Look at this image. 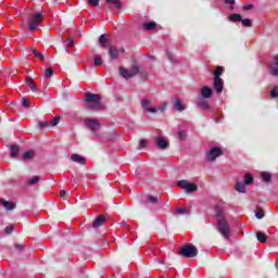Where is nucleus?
<instances>
[{
    "label": "nucleus",
    "mask_w": 278,
    "mask_h": 278,
    "mask_svg": "<svg viewBox=\"0 0 278 278\" xmlns=\"http://www.w3.org/2000/svg\"><path fill=\"white\" fill-rule=\"evenodd\" d=\"M154 142L157 149H161V151L168 149V140H166V138L164 137H160V136L155 137Z\"/></svg>",
    "instance_id": "1a4fd4ad"
},
{
    "label": "nucleus",
    "mask_w": 278,
    "mask_h": 278,
    "mask_svg": "<svg viewBox=\"0 0 278 278\" xmlns=\"http://www.w3.org/2000/svg\"><path fill=\"white\" fill-rule=\"evenodd\" d=\"M225 154V150L223 148L213 147L210 151L206 152V161L214 162L216 157H220V155Z\"/></svg>",
    "instance_id": "39448f33"
},
{
    "label": "nucleus",
    "mask_w": 278,
    "mask_h": 278,
    "mask_svg": "<svg viewBox=\"0 0 278 278\" xmlns=\"http://www.w3.org/2000/svg\"><path fill=\"white\" fill-rule=\"evenodd\" d=\"M35 155L36 153L33 150H28L23 153L22 160H24V162H27V160H34Z\"/></svg>",
    "instance_id": "aec40b11"
},
{
    "label": "nucleus",
    "mask_w": 278,
    "mask_h": 278,
    "mask_svg": "<svg viewBox=\"0 0 278 278\" xmlns=\"http://www.w3.org/2000/svg\"><path fill=\"white\" fill-rule=\"evenodd\" d=\"M65 42V47H70V49H73L75 47V40L73 39V37L67 38Z\"/></svg>",
    "instance_id": "2f4dec72"
},
{
    "label": "nucleus",
    "mask_w": 278,
    "mask_h": 278,
    "mask_svg": "<svg viewBox=\"0 0 278 278\" xmlns=\"http://www.w3.org/2000/svg\"><path fill=\"white\" fill-rule=\"evenodd\" d=\"M270 97L273 99H277V97H278V87L277 86H275L274 89L271 90Z\"/></svg>",
    "instance_id": "4c0bfd02"
},
{
    "label": "nucleus",
    "mask_w": 278,
    "mask_h": 278,
    "mask_svg": "<svg viewBox=\"0 0 278 278\" xmlns=\"http://www.w3.org/2000/svg\"><path fill=\"white\" fill-rule=\"evenodd\" d=\"M72 162H76V164H80L84 166L86 164V157L79 155V154H72L71 155Z\"/></svg>",
    "instance_id": "4468645a"
},
{
    "label": "nucleus",
    "mask_w": 278,
    "mask_h": 278,
    "mask_svg": "<svg viewBox=\"0 0 278 278\" xmlns=\"http://www.w3.org/2000/svg\"><path fill=\"white\" fill-rule=\"evenodd\" d=\"M101 64H103V59L99 55L94 56V66H101Z\"/></svg>",
    "instance_id": "e433bc0d"
},
{
    "label": "nucleus",
    "mask_w": 278,
    "mask_h": 278,
    "mask_svg": "<svg viewBox=\"0 0 278 278\" xmlns=\"http://www.w3.org/2000/svg\"><path fill=\"white\" fill-rule=\"evenodd\" d=\"M147 112H151L152 114H155V112H157V109L155 106H151V108H146Z\"/></svg>",
    "instance_id": "a18cd8bd"
},
{
    "label": "nucleus",
    "mask_w": 278,
    "mask_h": 278,
    "mask_svg": "<svg viewBox=\"0 0 278 278\" xmlns=\"http://www.w3.org/2000/svg\"><path fill=\"white\" fill-rule=\"evenodd\" d=\"M174 108L178 112H184L186 110V106H184V103H181V100L179 99L176 100Z\"/></svg>",
    "instance_id": "b1692460"
},
{
    "label": "nucleus",
    "mask_w": 278,
    "mask_h": 278,
    "mask_svg": "<svg viewBox=\"0 0 278 278\" xmlns=\"http://www.w3.org/2000/svg\"><path fill=\"white\" fill-rule=\"evenodd\" d=\"M225 3L228 5H233V3H236V0H225Z\"/></svg>",
    "instance_id": "5fc2aeb1"
},
{
    "label": "nucleus",
    "mask_w": 278,
    "mask_h": 278,
    "mask_svg": "<svg viewBox=\"0 0 278 278\" xmlns=\"http://www.w3.org/2000/svg\"><path fill=\"white\" fill-rule=\"evenodd\" d=\"M215 214L217 216V230L226 240H229L231 236V227L229 226V222L225 218V211L220 207V205L215 206Z\"/></svg>",
    "instance_id": "f257e3e1"
},
{
    "label": "nucleus",
    "mask_w": 278,
    "mask_h": 278,
    "mask_svg": "<svg viewBox=\"0 0 278 278\" xmlns=\"http://www.w3.org/2000/svg\"><path fill=\"white\" fill-rule=\"evenodd\" d=\"M121 53H125V48L118 50L115 46L109 47V55L112 60H118V55H121Z\"/></svg>",
    "instance_id": "9b49d317"
},
{
    "label": "nucleus",
    "mask_w": 278,
    "mask_h": 278,
    "mask_svg": "<svg viewBox=\"0 0 278 278\" xmlns=\"http://www.w3.org/2000/svg\"><path fill=\"white\" fill-rule=\"evenodd\" d=\"M244 11L253 10V4L243 5Z\"/></svg>",
    "instance_id": "864d4df0"
},
{
    "label": "nucleus",
    "mask_w": 278,
    "mask_h": 278,
    "mask_svg": "<svg viewBox=\"0 0 278 278\" xmlns=\"http://www.w3.org/2000/svg\"><path fill=\"white\" fill-rule=\"evenodd\" d=\"M167 58L173 62V55L170 53L166 52Z\"/></svg>",
    "instance_id": "4d7b16f0"
},
{
    "label": "nucleus",
    "mask_w": 278,
    "mask_h": 278,
    "mask_svg": "<svg viewBox=\"0 0 278 278\" xmlns=\"http://www.w3.org/2000/svg\"><path fill=\"white\" fill-rule=\"evenodd\" d=\"M276 268H277V270H278L277 264H276Z\"/></svg>",
    "instance_id": "052dcab7"
},
{
    "label": "nucleus",
    "mask_w": 278,
    "mask_h": 278,
    "mask_svg": "<svg viewBox=\"0 0 278 278\" xmlns=\"http://www.w3.org/2000/svg\"><path fill=\"white\" fill-rule=\"evenodd\" d=\"M254 179L251 174H245L244 175V185L245 186H251L253 184Z\"/></svg>",
    "instance_id": "cd10ccee"
},
{
    "label": "nucleus",
    "mask_w": 278,
    "mask_h": 278,
    "mask_svg": "<svg viewBox=\"0 0 278 278\" xmlns=\"http://www.w3.org/2000/svg\"><path fill=\"white\" fill-rule=\"evenodd\" d=\"M51 125L49 122H39V127H49Z\"/></svg>",
    "instance_id": "8fccbe9b"
},
{
    "label": "nucleus",
    "mask_w": 278,
    "mask_h": 278,
    "mask_svg": "<svg viewBox=\"0 0 278 278\" xmlns=\"http://www.w3.org/2000/svg\"><path fill=\"white\" fill-rule=\"evenodd\" d=\"M15 249H16L17 251H23V249H25V245L15 243Z\"/></svg>",
    "instance_id": "3c124183"
},
{
    "label": "nucleus",
    "mask_w": 278,
    "mask_h": 278,
    "mask_svg": "<svg viewBox=\"0 0 278 278\" xmlns=\"http://www.w3.org/2000/svg\"><path fill=\"white\" fill-rule=\"evenodd\" d=\"M85 125L92 131V134L97 135V131L101 128V124L98 122V119L87 118L85 119Z\"/></svg>",
    "instance_id": "6e6552de"
},
{
    "label": "nucleus",
    "mask_w": 278,
    "mask_h": 278,
    "mask_svg": "<svg viewBox=\"0 0 278 278\" xmlns=\"http://www.w3.org/2000/svg\"><path fill=\"white\" fill-rule=\"evenodd\" d=\"M40 181V176H33L31 178L27 179L28 186H34Z\"/></svg>",
    "instance_id": "c85d7f7f"
},
{
    "label": "nucleus",
    "mask_w": 278,
    "mask_h": 278,
    "mask_svg": "<svg viewBox=\"0 0 278 278\" xmlns=\"http://www.w3.org/2000/svg\"><path fill=\"white\" fill-rule=\"evenodd\" d=\"M0 203L8 211L16 210V202H10V201H8L5 199H2V200H0Z\"/></svg>",
    "instance_id": "ddd939ff"
},
{
    "label": "nucleus",
    "mask_w": 278,
    "mask_h": 278,
    "mask_svg": "<svg viewBox=\"0 0 278 278\" xmlns=\"http://www.w3.org/2000/svg\"><path fill=\"white\" fill-rule=\"evenodd\" d=\"M247 185L242 181H237L236 186H235V190H237V192L243 193L247 192Z\"/></svg>",
    "instance_id": "412c9836"
},
{
    "label": "nucleus",
    "mask_w": 278,
    "mask_h": 278,
    "mask_svg": "<svg viewBox=\"0 0 278 278\" xmlns=\"http://www.w3.org/2000/svg\"><path fill=\"white\" fill-rule=\"evenodd\" d=\"M242 25H244V27H251V20L250 18H244L241 20Z\"/></svg>",
    "instance_id": "a19ab883"
},
{
    "label": "nucleus",
    "mask_w": 278,
    "mask_h": 278,
    "mask_svg": "<svg viewBox=\"0 0 278 278\" xmlns=\"http://www.w3.org/2000/svg\"><path fill=\"white\" fill-rule=\"evenodd\" d=\"M21 148L18 146L11 147V157H18V151Z\"/></svg>",
    "instance_id": "bb28decb"
},
{
    "label": "nucleus",
    "mask_w": 278,
    "mask_h": 278,
    "mask_svg": "<svg viewBox=\"0 0 278 278\" xmlns=\"http://www.w3.org/2000/svg\"><path fill=\"white\" fill-rule=\"evenodd\" d=\"M12 231H14V226H7L5 227V232L7 233H12Z\"/></svg>",
    "instance_id": "09e8293b"
},
{
    "label": "nucleus",
    "mask_w": 278,
    "mask_h": 278,
    "mask_svg": "<svg viewBox=\"0 0 278 278\" xmlns=\"http://www.w3.org/2000/svg\"><path fill=\"white\" fill-rule=\"evenodd\" d=\"M274 64L269 65V74L274 77H278V54L273 58Z\"/></svg>",
    "instance_id": "f8f14e48"
},
{
    "label": "nucleus",
    "mask_w": 278,
    "mask_h": 278,
    "mask_svg": "<svg viewBox=\"0 0 278 278\" xmlns=\"http://www.w3.org/2000/svg\"><path fill=\"white\" fill-rule=\"evenodd\" d=\"M99 42L103 49H108V37H105V35L100 36Z\"/></svg>",
    "instance_id": "a878e982"
},
{
    "label": "nucleus",
    "mask_w": 278,
    "mask_h": 278,
    "mask_svg": "<svg viewBox=\"0 0 278 278\" xmlns=\"http://www.w3.org/2000/svg\"><path fill=\"white\" fill-rule=\"evenodd\" d=\"M138 73H140V68L138 66H132L130 70L119 67V75L124 77V79H131V77H136Z\"/></svg>",
    "instance_id": "423d86ee"
},
{
    "label": "nucleus",
    "mask_w": 278,
    "mask_h": 278,
    "mask_svg": "<svg viewBox=\"0 0 278 278\" xmlns=\"http://www.w3.org/2000/svg\"><path fill=\"white\" fill-rule=\"evenodd\" d=\"M178 253L182 257H197V255H199V250L192 244H185L180 248Z\"/></svg>",
    "instance_id": "20e7f679"
},
{
    "label": "nucleus",
    "mask_w": 278,
    "mask_h": 278,
    "mask_svg": "<svg viewBox=\"0 0 278 278\" xmlns=\"http://www.w3.org/2000/svg\"><path fill=\"white\" fill-rule=\"evenodd\" d=\"M88 3H89V5L97 8V5H99V0H88Z\"/></svg>",
    "instance_id": "37998d69"
},
{
    "label": "nucleus",
    "mask_w": 278,
    "mask_h": 278,
    "mask_svg": "<svg viewBox=\"0 0 278 278\" xmlns=\"http://www.w3.org/2000/svg\"><path fill=\"white\" fill-rule=\"evenodd\" d=\"M26 85L28 88H30L31 92H37L38 91V86H36V83L34 81V78L27 76L26 77Z\"/></svg>",
    "instance_id": "2eb2a0df"
},
{
    "label": "nucleus",
    "mask_w": 278,
    "mask_h": 278,
    "mask_svg": "<svg viewBox=\"0 0 278 278\" xmlns=\"http://www.w3.org/2000/svg\"><path fill=\"white\" fill-rule=\"evenodd\" d=\"M106 3L114 5L115 8H121V0H106Z\"/></svg>",
    "instance_id": "473e14b6"
},
{
    "label": "nucleus",
    "mask_w": 278,
    "mask_h": 278,
    "mask_svg": "<svg viewBox=\"0 0 278 278\" xmlns=\"http://www.w3.org/2000/svg\"><path fill=\"white\" fill-rule=\"evenodd\" d=\"M168 103L167 102H163L161 106H159V111L160 112H164V110H166Z\"/></svg>",
    "instance_id": "c03bdc74"
},
{
    "label": "nucleus",
    "mask_w": 278,
    "mask_h": 278,
    "mask_svg": "<svg viewBox=\"0 0 278 278\" xmlns=\"http://www.w3.org/2000/svg\"><path fill=\"white\" fill-rule=\"evenodd\" d=\"M33 54L36 56V58H39L41 60V62H45V55H42V53L38 52V50L34 49L33 50Z\"/></svg>",
    "instance_id": "c9c22d12"
},
{
    "label": "nucleus",
    "mask_w": 278,
    "mask_h": 278,
    "mask_svg": "<svg viewBox=\"0 0 278 278\" xmlns=\"http://www.w3.org/2000/svg\"><path fill=\"white\" fill-rule=\"evenodd\" d=\"M229 21L231 23H238V22L242 21V15H240L238 13L231 14V15H229Z\"/></svg>",
    "instance_id": "5701e85b"
},
{
    "label": "nucleus",
    "mask_w": 278,
    "mask_h": 278,
    "mask_svg": "<svg viewBox=\"0 0 278 278\" xmlns=\"http://www.w3.org/2000/svg\"><path fill=\"white\" fill-rule=\"evenodd\" d=\"M177 186L179 188H182V190H185V192H187L188 194H190L191 192H197L198 190L197 185L188 182V180H180L177 182Z\"/></svg>",
    "instance_id": "0eeeda50"
},
{
    "label": "nucleus",
    "mask_w": 278,
    "mask_h": 278,
    "mask_svg": "<svg viewBox=\"0 0 278 278\" xmlns=\"http://www.w3.org/2000/svg\"><path fill=\"white\" fill-rule=\"evenodd\" d=\"M256 238L258 242H262L263 244H266V240H268V237L264 232H256Z\"/></svg>",
    "instance_id": "393cba45"
},
{
    "label": "nucleus",
    "mask_w": 278,
    "mask_h": 278,
    "mask_svg": "<svg viewBox=\"0 0 278 278\" xmlns=\"http://www.w3.org/2000/svg\"><path fill=\"white\" fill-rule=\"evenodd\" d=\"M160 264H164V261L160 260Z\"/></svg>",
    "instance_id": "bf43d9fd"
},
{
    "label": "nucleus",
    "mask_w": 278,
    "mask_h": 278,
    "mask_svg": "<svg viewBox=\"0 0 278 278\" xmlns=\"http://www.w3.org/2000/svg\"><path fill=\"white\" fill-rule=\"evenodd\" d=\"M188 135L186 134V130H179L178 131V138L180 140H184Z\"/></svg>",
    "instance_id": "79ce46f5"
},
{
    "label": "nucleus",
    "mask_w": 278,
    "mask_h": 278,
    "mask_svg": "<svg viewBox=\"0 0 278 278\" xmlns=\"http://www.w3.org/2000/svg\"><path fill=\"white\" fill-rule=\"evenodd\" d=\"M147 144H149V141H147V139H141L139 141V149H144V147H147Z\"/></svg>",
    "instance_id": "ea45409f"
},
{
    "label": "nucleus",
    "mask_w": 278,
    "mask_h": 278,
    "mask_svg": "<svg viewBox=\"0 0 278 278\" xmlns=\"http://www.w3.org/2000/svg\"><path fill=\"white\" fill-rule=\"evenodd\" d=\"M213 86H214L215 92H217V94H222L223 89L225 88V81H223V78H214Z\"/></svg>",
    "instance_id": "9d476101"
},
{
    "label": "nucleus",
    "mask_w": 278,
    "mask_h": 278,
    "mask_svg": "<svg viewBox=\"0 0 278 278\" xmlns=\"http://www.w3.org/2000/svg\"><path fill=\"white\" fill-rule=\"evenodd\" d=\"M60 197H66V191L65 190H61Z\"/></svg>",
    "instance_id": "6e6d98bb"
},
{
    "label": "nucleus",
    "mask_w": 278,
    "mask_h": 278,
    "mask_svg": "<svg viewBox=\"0 0 278 278\" xmlns=\"http://www.w3.org/2000/svg\"><path fill=\"white\" fill-rule=\"evenodd\" d=\"M212 94H213V91L212 89H210V87L204 86L201 89V96L203 97V99H212Z\"/></svg>",
    "instance_id": "dca6fc26"
},
{
    "label": "nucleus",
    "mask_w": 278,
    "mask_h": 278,
    "mask_svg": "<svg viewBox=\"0 0 278 278\" xmlns=\"http://www.w3.org/2000/svg\"><path fill=\"white\" fill-rule=\"evenodd\" d=\"M149 103H151V100L146 99V100L141 101L142 108H146V109H147V105H149Z\"/></svg>",
    "instance_id": "de8ad7c7"
},
{
    "label": "nucleus",
    "mask_w": 278,
    "mask_h": 278,
    "mask_svg": "<svg viewBox=\"0 0 278 278\" xmlns=\"http://www.w3.org/2000/svg\"><path fill=\"white\" fill-rule=\"evenodd\" d=\"M148 203H151V205H155L157 204V201H160V199L157 197H153V195H149L147 198Z\"/></svg>",
    "instance_id": "7c9ffc66"
},
{
    "label": "nucleus",
    "mask_w": 278,
    "mask_h": 278,
    "mask_svg": "<svg viewBox=\"0 0 278 278\" xmlns=\"http://www.w3.org/2000/svg\"><path fill=\"white\" fill-rule=\"evenodd\" d=\"M22 105H23L24 108H29V101H28L26 98H24V99L22 100Z\"/></svg>",
    "instance_id": "49530a36"
},
{
    "label": "nucleus",
    "mask_w": 278,
    "mask_h": 278,
    "mask_svg": "<svg viewBox=\"0 0 278 278\" xmlns=\"http://www.w3.org/2000/svg\"><path fill=\"white\" fill-rule=\"evenodd\" d=\"M198 106L202 108V110H204L205 112H210L211 110L210 103H207V100L205 99H200L198 101Z\"/></svg>",
    "instance_id": "6ab92c4d"
},
{
    "label": "nucleus",
    "mask_w": 278,
    "mask_h": 278,
    "mask_svg": "<svg viewBox=\"0 0 278 278\" xmlns=\"http://www.w3.org/2000/svg\"><path fill=\"white\" fill-rule=\"evenodd\" d=\"M262 179H263V181H265L266 184H268V182L271 181L273 176L270 175V173L264 172V173L262 174Z\"/></svg>",
    "instance_id": "c756f323"
},
{
    "label": "nucleus",
    "mask_w": 278,
    "mask_h": 278,
    "mask_svg": "<svg viewBox=\"0 0 278 278\" xmlns=\"http://www.w3.org/2000/svg\"><path fill=\"white\" fill-rule=\"evenodd\" d=\"M60 123V116L54 117L51 122H50V126L51 127H55V125H58Z\"/></svg>",
    "instance_id": "58836bf2"
},
{
    "label": "nucleus",
    "mask_w": 278,
    "mask_h": 278,
    "mask_svg": "<svg viewBox=\"0 0 278 278\" xmlns=\"http://www.w3.org/2000/svg\"><path fill=\"white\" fill-rule=\"evenodd\" d=\"M157 27V24L155 22H146L142 24V28L146 31H153Z\"/></svg>",
    "instance_id": "a211bd4d"
},
{
    "label": "nucleus",
    "mask_w": 278,
    "mask_h": 278,
    "mask_svg": "<svg viewBox=\"0 0 278 278\" xmlns=\"http://www.w3.org/2000/svg\"><path fill=\"white\" fill-rule=\"evenodd\" d=\"M105 225V217L103 215L98 216L93 222V228L99 229V227Z\"/></svg>",
    "instance_id": "f3484780"
},
{
    "label": "nucleus",
    "mask_w": 278,
    "mask_h": 278,
    "mask_svg": "<svg viewBox=\"0 0 278 278\" xmlns=\"http://www.w3.org/2000/svg\"><path fill=\"white\" fill-rule=\"evenodd\" d=\"M255 216H256V218H262L264 216V212L263 211H257L255 213Z\"/></svg>",
    "instance_id": "603ef678"
},
{
    "label": "nucleus",
    "mask_w": 278,
    "mask_h": 278,
    "mask_svg": "<svg viewBox=\"0 0 278 278\" xmlns=\"http://www.w3.org/2000/svg\"><path fill=\"white\" fill-rule=\"evenodd\" d=\"M176 212H177V214H180V215H184V214L188 215V214H190V210L184 208V207H178L176 210Z\"/></svg>",
    "instance_id": "72a5a7b5"
},
{
    "label": "nucleus",
    "mask_w": 278,
    "mask_h": 278,
    "mask_svg": "<svg viewBox=\"0 0 278 278\" xmlns=\"http://www.w3.org/2000/svg\"><path fill=\"white\" fill-rule=\"evenodd\" d=\"M53 75V68L52 67H48L45 71V77L46 79H49V77H51Z\"/></svg>",
    "instance_id": "f704fd0d"
},
{
    "label": "nucleus",
    "mask_w": 278,
    "mask_h": 278,
    "mask_svg": "<svg viewBox=\"0 0 278 278\" xmlns=\"http://www.w3.org/2000/svg\"><path fill=\"white\" fill-rule=\"evenodd\" d=\"M223 73H225V67L223 66H217L215 72L213 73L214 75V79H222L220 75H223Z\"/></svg>",
    "instance_id": "4be33fe9"
},
{
    "label": "nucleus",
    "mask_w": 278,
    "mask_h": 278,
    "mask_svg": "<svg viewBox=\"0 0 278 278\" xmlns=\"http://www.w3.org/2000/svg\"><path fill=\"white\" fill-rule=\"evenodd\" d=\"M43 18L45 15H42V13H29L27 20V27L29 31H36L37 27H40V25H42Z\"/></svg>",
    "instance_id": "7ed1b4c3"
},
{
    "label": "nucleus",
    "mask_w": 278,
    "mask_h": 278,
    "mask_svg": "<svg viewBox=\"0 0 278 278\" xmlns=\"http://www.w3.org/2000/svg\"><path fill=\"white\" fill-rule=\"evenodd\" d=\"M84 101L87 103L88 110H103V104L101 103V96L97 93H86Z\"/></svg>",
    "instance_id": "f03ea898"
},
{
    "label": "nucleus",
    "mask_w": 278,
    "mask_h": 278,
    "mask_svg": "<svg viewBox=\"0 0 278 278\" xmlns=\"http://www.w3.org/2000/svg\"><path fill=\"white\" fill-rule=\"evenodd\" d=\"M22 27H25V21H23Z\"/></svg>",
    "instance_id": "13d9d810"
}]
</instances>
